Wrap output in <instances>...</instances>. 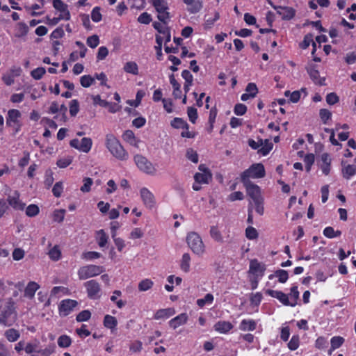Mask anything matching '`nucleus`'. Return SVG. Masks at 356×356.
I'll return each instance as SVG.
<instances>
[{
	"instance_id": "obj_1",
	"label": "nucleus",
	"mask_w": 356,
	"mask_h": 356,
	"mask_svg": "<svg viewBox=\"0 0 356 356\" xmlns=\"http://www.w3.org/2000/svg\"><path fill=\"white\" fill-rule=\"evenodd\" d=\"M106 147L117 159L120 161H127L128 159V152L113 134H107L106 136Z\"/></svg>"
},
{
	"instance_id": "obj_2",
	"label": "nucleus",
	"mask_w": 356,
	"mask_h": 356,
	"mask_svg": "<svg viewBox=\"0 0 356 356\" xmlns=\"http://www.w3.org/2000/svg\"><path fill=\"white\" fill-rule=\"evenodd\" d=\"M186 242L192 252L198 255L202 256L205 251V245L202 237L195 232H191L187 234Z\"/></svg>"
},
{
	"instance_id": "obj_3",
	"label": "nucleus",
	"mask_w": 356,
	"mask_h": 356,
	"mask_svg": "<svg viewBox=\"0 0 356 356\" xmlns=\"http://www.w3.org/2000/svg\"><path fill=\"white\" fill-rule=\"evenodd\" d=\"M265 176L264 166L261 163L252 165L241 175V181H250V178L259 179Z\"/></svg>"
},
{
	"instance_id": "obj_4",
	"label": "nucleus",
	"mask_w": 356,
	"mask_h": 356,
	"mask_svg": "<svg viewBox=\"0 0 356 356\" xmlns=\"http://www.w3.org/2000/svg\"><path fill=\"white\" fill-rule=\"evenodd\" d=\"M105 271V268L101 266L87 265L81 267L78 270L79 278L81 280H86L99 275Z\"/></svg>"
},
{
	"instance_id": "obj_5",
	"label": "nucleus",
	"mask_w": 356,
	"mask_h": 356,
	"mask_svg": "<svg viewBox=\"0 0 356 356\" xmlns=\"http://www.w3.org/2000/svg\"><path fill=\"white\" fill-rule=\"evenodd\" d=\"M134 160L138 168L143 172L150 175H153L156 173V170L154 165L143 155H135Z\"/></svg>"
},
{
	"instance_id": "obj_6",
	"label": "nucleus",
	"mask_w": 356,
	"mask_h": 356,
	"mask_svg": "<svg viewBox=\"0 0 356 356\" xmlns=\"http://www.w3.org/2000/svg\"><path fill=\"white\" fill-rule=\"evenodd\" d=\"M16 321V314L12 305L8 304L0 314V324L11 326Z\"/></svg>"
},
{
	"instance_id": "obj_7",
	"label": "nucleus",
	"mask_w": 356,
	"mask_h": 356,
	"mask_svg": "<svg viewBox=\"0 0 356 356\" xmlns=\"http://www.w3.org/2000/svg\"><path fill=\"white\" fill-rule=\"evenodd\" d=\"M88 297L92 300H97L101 297L102 289L100 284L95 280H89L84 283Z\"/></svg>"
},
{
	"instance_id": "obj_8",
	"label": "nucleus",
	"mask_w": 356,
	"mask_h": 356,
	"mask_svg": "<svg viewBox=\"0 0 356 356\" xmlns=\"http://www.w3.org/2000/svg\"><path fill=\"white\" fill-rule=\"evenodd\" d=\"M70 145L72 147L84 153H88L92 146V140L90 138L84 137L81 140L74 138L70 140Z\"/></svg>"
},
{
	"instance_id": "obj_9",
	"label": "nucleus",
	"mask_w": 356,
	"mask_h": 356,
	"mask_svg": "<svg viewBox=\"0 0 356 356\" xmlns=\"http://www.w3.org/2000/svg\"><path fill=\"white\" fill-rule=\"evenodd\" d=\"M77 305L78 302L74 300L65 299L62 300L58 305L60 316H66L69 315L77 306Z\"/></svg>"
},
{
	"instance_id": "obj_10",
	"label": "nucleus",
	"mask_w": 356,
	"mask_h": 356,
	"mask_svg": "<svg viewBox=\"0 0 356 356\" xmlns=\"http://www.w3.org/2000/svg\"><path fill=\"white\" fill-rule=\"evenodd\" d=\"M266 268L264 264L259 262L257 259H252L250 262L249 273L256 278H259L264 276Z\"/></svg>"
},
{
	"instance_id": "obj_11",
	"label": "nucleus",
	"mask_w": 356,
	"mask_h": 356,
	"mask_svg": "<svg viewBox=\"0 0 356 356\" xmlns=\"http://www.w3.org/2000/svg\"><path fill=\"white\" fill-rule=\"evenodd\" d=\"M244 184L248 195L250 197L253 202L263 199L261 195L260 188L252 183L251 181H242Z\"/></svg>"
},
{
	"instance_id": "obj_12",
	"label": "nucleus",
	"mask_w": 356,
	"mask_h": 356,
	"mask_svg": "<svg viewBox=\"0 0 356 356\" xmlns=\"http://www.w3.org/2000/svg\"><path fill=\"white\" fill-rule=\"evenodd\" d=\"M140 197L146 207L152 209L155 205V198L152 193L147 188L143 187L140 191Z\"/></svg>"
},
{
	"instance_id": "obj_13",
	"label": "nucleus",
	"mask_w": 356,
	"mask_h": 356,
	"mask_svg": "<svg viewBox=\"0 0 356 356\" xmlns=\"http://www.w3.org/2000/svg\"><path fill=\"white\" fill-rule=\"evenodd\" d=\"M19 196V192L15 191L13 193L8 195L7 198V202L9 205L15 210H24L25 207V204L21 201Z\"/></svg>"
},
{
	"instance_id": "obj_14",
	"label": "nucleus",
	"mask_w": 356,
	"mask_h": 356,
	"mask_svg": "<svg viewBox=\"0 0 356 356\" xmlns=\"http://www.w3.org/2000/svg\"><path fill=\"white\" fill-rule=\"evenodd\" d=\"M266 293L273 298H277L284 305L290 306L291 302H289V297L288 294H286L281 291L272 289L266 290Z\"/></svg>"
},
{
	"instance_id": "obj_15",
	"label": "nucleus",
	"mask_w": 356,
	"mask_h": 356,
	"mask_svg": "<svg viewBox=\"0 0 356 356\" xmlns=\"http://www.w3.org/2000/svg\"><path fill=\"white\" fill-rule=\"evenodd\" d=\"M22 114L17 109H10L8 111V115L6 117V124L9 127H13L14 124L21 123L19 118Z\"/></svg>"
},
{
	"instance_id": "obj_16",
	"label": "nucleus",
	"mask_w": 356,
	"mask_h": 356,
	"mask_svg": "<svg viewBox=\"0 0 356 356\" xmlns=\"http://www.w3.org/2000/svg\"><path fill=\"white\" fill-rule=\"evenodd\" d=\"M275 9L277 13L284 20H289L295 15V10L291 7L277 6Z\"/></svg>"
},
{
	"instance_id": "obj_17",
	"label": "nucleus",
	"mask_w": 356,
	"mask_h": 356,
	"mask_svg": "<svg viewBox=\"0 0 356 356\" xmlns=\"http://www.w3.org/2000/svg\"><path fill=\"white\" fill-rule=\"evenodd\" d=\"M233 327L232 323L226 321H219L213 325L215 331L221 334H227Z\"/></svg>"
},
{
	"instance_id": "obj_18",
	"label": "nucleus",
	"mask_w": 356,
	"mask_h": 356,
	"mask_svg": "<svg viewBox=\"0 0 356 356\" xmlns=\"http://www.w3.org/2000/svg\"><path fill=\"white\" fill-rule=\"evenodd\" d=\"M184 3L188 6V11L190 13L195 14L200 11L202 8V1L200 0H183Z\"/></svg>"
},
{
	"instance_id": "obj_19",
	"label": "nucleus",
	"mask_w": 356,
	"mask_h": 356,
	"mask_svg": "<svg viewBox=\"0 0 356 356\" xmlns=\"http://www.w3.org/2000/svg\"><path fill=\"white\" fill-rule=\"evenodd\" d=\"M188 321V315L186 313H182L176 317L173 318L169 321L170 326L175 330L180 325L185 324Z\"/></svg>"
},
{
	"instance_id": "obj_20",
	"label": "nucleus",
	"mask_w": 356,
	"mask_h": 356,
	"mask_svg": "<svg viewBox=\"0 0 356 356\" xmlns=\"http://www.w3.org/2000/svg\"><path fill=\"white\" fill-rule=\"evenodd\" d=\"M123 140L128 143L130 145L136 147H138L140 140L138 139L134 132L131 130H127L122 135Z\"/></svg>"
},
{
	"instance_id": "obj_21",
	"label": "nucleus",
	"mask_w": 356,
	"mask_h": 356,
	"mask_svg": "<svg viewBox=\"0 0 356 356\" xmlns=\"http://www.w3.org/2000/svg\"><path fill=\"white\" fill-rule=\"evenodd\" d=\"M175 314V310L173 308L161 309L156 311L154 314V319H167Z\"/></svg>"
},
{
	"instance_id": "obj_22",
	"label": "nucleus",
	"mask_w": 356,
	"mask_h": 356,
	"mask_svg": "<svg viewBox=\"0 0 356 356\" xmlns=\"http://www.w3.org/2000/svg\"><path fill=\"white\" fill-rule=\"evenodd\" d=\"M341 174L344 179H350L356 175V166L350 164L343 165Z\"/></svg>"
},
{
	"instance_id": "obj_23",
	"label": "nucleus",
	"mask_w": 356,
	"mask_h": 356,
	"mask_svg": "<svg viewBox=\"0 0 356 356\" xmlns=\"http://www.w3.org/2000/svg\"><path fill=\"white\" fill-rule=\"evenodd\" d=\"M96 241L100 248H104L108 243V236L104 229H99L95 233Z\"/></svg>"
},
{
	"instance_id": "obj_24",
	"label": "nucleus",
	"mask_w": 356,
	"mask_h": 356,
	"mask_svg": "<svg viewBox=\"0 0 356 356\" xmlns=\"http://www.w3.org/2000/svg\"><path fill=\"white\" fill-rule=\"evenodd\" d=\"M29 31V27L24 22H19L16 24L15 29V37L23 38L25 37Z\"/></svg>"
},
{
	"instance_id": "obj_25",
	"label": "nucleus",
	"mask_w": 356,
	"mask_h": 356,
	"mask_svg": "<svg viewBox=\"0 0 356 356\" xmlns=\"http://www.w3.org/2000/svg\"><path fill=\"white\" fill-rule=\"evenodd\" d=\"M257 323L252 319H243L239 325V329L242 331H253L256 329Z\"/></svg>"
},
{
	"instance_id": "obj_26",
	"label": "nucleus",
	"mask_w": 356,
	"mask_h": 356,
	"mask_svg": "<svg viewBox=\"0 0 356 356\" xmlns=\"http://www.w3.org/2000/svg\"><path fill=\"white\" fill-rule=\"evenodd\" d=\"M170 83L172 86L173 88V92L172 95L176 99L181 98V86L180 84L177 81L173 74L170 75Z\"/></svg>"
},
{
	"instance_id": "obj_27",
	"label": "nucleus",
	"mask_w": 356,
	"mask_h": 356,
	"mask_svg": "<svg viewBox=\"0 0 356 356\" xmlns=\"http://www.w3.org/2000/svg\"><path fill=\"white\" fill-rule=\"evenodd\" d=\"M289 297V302H291V307H295L298 305V300H299V291L296 285L293 286L291 288L290 293L288 295Z\"/></svg>"
},
{
	"instance_id": "obj_28",
	"label": "nucleus",
	"mask_w": 356,
	"mask_h": 356,
	"mask_svg": "<svg viewBox=\"0 0 356 356\" xmlns=\"http://www.w3.org/2000/svg\"><path fill=\"white\" fill-rule=\"evenodd\" d=\"M40 288L39 284L35 282H30L24 291V296L27 298H32L35 296L36 291Z\"/></svg>"
},
{
	"instance_id": "obj_29",
	"label": "nucleus",
	"mask_w": 356,
	"mask_h": 356,
	"mask_svg": "<svg viewBox=\"0 0 356 356\" xmlns=\"http://www.w3.org/2000/svg\"><path fill=\"white\" fill-rule=\"evenodd\" d=\"M103 323L104 325L106 328L111 330V332L115 330L116 326L118 325V321L116 318L108 314L104 316Z\"/></svg>"
},
{
	"instance_id": "obj_30",
	"label": "nucleus",
	"mask_w": 356,
	"mask_h": 356,
	"mask_svg": "<svg viewBox=\"0 0 356 356\" xmlns=\"http://www.w3.org/2000/svg\"><path fill=\"white\" fill-rule=\"evenodd\" d=\"M212 178L211 172L201 173L197 172L194 175L195 181L197 184H208Z\"/></svg>"
},
{
	"instance_id": "obj_31",
	"label": "nucleus",
	"mask_w": 356,
	"mask_h": 356,
	"mask_svg": "<svg viewBox=\"0 0 356 356\" xmlns=\"http://www.w3.org/2000/svg\"><path fill=\"white\" fill-rule=\"evenodd\" d=\"M55 352V345L50 344L46 346L44 349L37 348L35 354L31 356H50Z\"/></svg>"
},
{
	"instance_id": "obj_32",
	"label": "nucleus",
	"mask_w": 356,
	"mask_h": 356,
	"mask_svg": "<svg viewBox=\"0 0 356 356\" xmlns=\"http://www.w3.org/2000/svg\"><path fill=\"white\" fill-rule=\"evenodd\" d=\"M123 70L127 73H129L134 75L138 74V66L136 63L134 61L127 62L124 65Z\"/></svg>"
},
{
	"instance_id": "obj_33",
	"label": "nucleus",
	"mask_w": 356,
	"mask_h": 356,
	"mask_svg": "<svg viewBox=\"0 0 356 356\" xmlns=\"http://www.w3.org/2000/svg\"><path fill=\"white\" fill-rule=\"evenodd\" d=\"M191 266V257L188 253H184L182 255L180 261V268L185 273H188L190 270Z\"/></svg>"
},
{
	"instance_id": "obj_34",
	"label": "nucleus",
	"mask_w": 356,
	"mask_h": 356,
	"mask_svg": "<svg viewBox=\"0 0 356 356\" xmlns=\"http://www.w3.org/2000/svg\"><path fill=\"white\" fill-rule=\"evenodd\" d=\"M152 5L158 13L168 10V5L166 0H152Z\"/></svg>"
},
{
	"instance_id": "obj_35",
	"label": "nucleus",
	"mask_w": 356,
	"mask_h": 356,
	"mask_svg": "<svg viewBox=\"0 0 356 356\" xmlns=\"http://www.w3.org/2000/svg\"><path fill=\"white\" fill-rule=\"evenodd\" d=\"M5 337L9 341L14 342L19 338L20 334L18 330L11 328L5 332Z\"/></svg>"
},
{
	"instance_id": "obj_36",
	"label": "nucleus",
	"mask_w": 356,
	"mask_h": 356,
	"mask_svg": "<svg viewBox=\"0 0 356 356\" xmlns=\"http://www.w3.org/2000/svg\"><path fill=\"white\" fill-rule=\"evenodd\" d=\"M213 299V296L211 293H207L203 298L197 299L196 303L200 307L202 308L207 305L212 304Z\"/></svg>"
},
{
	"instance_id": "obj_37",
	"label": "nucleus",
	"mask_w": 356,
	"mask_h": 356,
	"mask_svg": "<svg viewBox=\"0 0 356 356\" xmlns=\"http://www.w3.org/2000/svg\"><path fill=\"white\" fill-rule=\"evenodd\" d=\"M57 343L58 346L60 348H67L71 345L72 339L70 337L66 334H63L58 338Z\"/></svg>"
},
{
	"instance_id": "obj_38",
	"label": "nucleus",
	"mask_w": 356,
	"mask_h": 356,
	"mask_svg": "<svg viewBox=\"0 0 356 356\" xmlns=\"http://www.w3.org/2000/svg\"><path fill=\"white\" fill-rule=\"evenodd\" d=\"M210 236L216 242H222L223 238L220 232L216 226H211L210 228Z\"/></svg>"
},
{
	"instance_id": "obj_39",
	"label": "nucleus",
	"mask_w": 356,
	"mask_h": 356,
	"mask_svg": "<svg viewBox=\"0 0 356 356\" xmlns=\"http://www.w3.org/2000/svg\"><path fill=\"white\" fill-rule=\"evenodd\" d=\"M154 285V282L150 279H144L138 284V290L140 291H146L150 289Z\"/></svg>"
},
{
	"instance_id": "obj_40",
	"label": "nucleus",
	"mask_w": 356,
	"mask_h": 356,
	"mask_svg": "<svg viewBox=\"0 0 356 356\" xmlns=\"http://www.w3.org/2000/svg\"><path fill=\"white\" fill-rule=\"evenodd\" d=\"M48 255L51 260L58 261L61 257V252L58 245L54 246L48 252Z\"/></svg>"
},
{
	"instance_id": "obj_41",
	"label": "nucleus",
	"mask_w": 356,
	"mask_h": 356,
	"mask_svg": "<svg viewBox=\"0 0 356 356\" xmlns=\"http://www.w3.org/2000/svg\"><path fill=\"white\" fill-rule=\"evenodd\" d=\"M72 162V157L71 156H66L59 158L56 162L58 167L65 168L70 165Z\"/></svg>"
},
{
	"instance_id": "obj_42",
	"label": "nucleus",
	"mask_w": 356,
	"mask_h": 356,
	"mask_svg": "<svg viewBox=\"0 0 356 356\" xmlns=\"http://www.w3.org/2000/svg\"><path fill=\"white\" fill-rule=\"evenodd\" d=\"M40 342L35 340L33 343H28L25 347L24 350L27 354H35L37 351V348H39Z\"/></svg>"
},
{
	"instance_id": "obj_43",
	"label": "nucleus",
	"mask_w": 356,
	"mask_h": 356,
	"mask_svg": "<svg viewBox=\"0 0 356 356\" xmlns=\"http://www.w3.org/2000/svg\"><path fill=\"white\" fill-rule=\"evenodd\" d=\"M311 79L316 83L319 85H323L325 79H321L320 78V74L318 70L315 69H310L308 71Z\"/></svg>"
},
{
	"instance_id": "obj_44",
	"label": "nucleus",
	"mask_w": 356,
	"mask_h": 356,
	"mask_svg": "<svg viewBox=\"0 0 356 356\" xmlns=\"http://www.w3.org/2000/svg\"><path fill=\"white\" fill-rule=\"evenodd\" d=\"M171 126L175 129H184L187 128L188 124L183 119L179 118H175L171 121Z\"/></svg>"
},
{
	"instance_id": "obj_45",
	"label": "nucleus",
	"mask_w": 356,
	"mask_h": 356,
	"mask_svg": "<svg viewBox=\"0 0 356 356\" xmlns=\"http://www.w3.org/2000/svg\"><path fill=\"white\" fill-rule=\"evenodd\" d=\"M216 116H217V110L216 108H212L210 110L209 116V127L208 129L209 132H211L213 130V124L216 121Z\"/></svg>"
},
{
	"instance_id": "obj_46",
	"label": "nucleus",
	"mask_w": 356,
	"mask_h": 356,
	"mask_svg": "<svg viewBox=\"0 0 356 356\" xmlns=\"http://www.w3.org/2000/svg\"><path fill=\"white\" fill-rule=\"evenodd\" d=\"M275 276L280 283H285L289 279L288 272L285 270L279 269L275 271Z\"/></svg>"
},
{
	"instance_id": "obj_47",
	"label": "nucleus",
	"mask_w": 356,
	"mask_h": 356,
	"mask_svg": "<svg viewBox=\"0 0 356 356\" xmlns=\"http://www.w3.org/2000/svg\"><path fill=\"white\" fill-rule=\"evenodd\" d=\"M95 82V79L90 75H83L80 79V83L84 88L90 87Z\"/></svg>"
},
{
	"instance_id": "obj_48",
	"label": "nucleus",
	"mask_w": 356,
	"mask_h": 356,
	"mask_svg": "<svg viewBox=\"0 0 356 356\" xmlns=\"http://www.w3.org/2000/svg\"><path fill=\"white\" fill-rule=\"evenodd\" d=\"M344 342V339L339 336L333 337L331 339V347L332 350H335L339 348Z\"/></svg>"
},
{
	"instance_id": "obj_49",
	"label": "nucleus",
	"mask_w": 356,
	"mask_h": 356,
	"mask_svg": "<svg viewBox=\"0 0 356 356\" xmlns=\"http://www.w3.org/2000/svg\"><path fill=\"white\" fill-rule=\"evenodd\" d=\"M186 156L193 163H197L198 162V154L197 152L192 148H189L186 150Z\"/></svg>"
},
{
	"instance_id": "obj_50",
	"label": "nucleus",
	"mask_w": 356,
	"mask_h": 356,
	"mask_svg": "<svg viewBox=\"0 0 356 356\" xmlns=\"http://www.w3.org/2000/svg\"><path fill=\"white\" fill-rule=\"evenodd\" d=\"M83 184L81 187L80 190L83 193H88V192H89L90 191L91 186L93 184L92 179L91 178H90V177H86V178L83 179Z\"/></svg>"
},
{
	"instance_id": "obj_51",
	"label": "nucleus",
	"mask_w": 356,
	"mask_h": 356,
	"mask_svg": "<svg viewBox=\"0 0 356 356\" xmlns=\"http://www.w3.org/2000/svg\"><path fill=\"white\" fill-rule=\"evenodd\" d=\"M39 207L36 204H30L26 207V214L29 217H33L39 213Z\"/></svg>"
},
{
	"instance_id": "obj_52",
	"label": "nucleus",
	"mask_w": 356,
	"mask_h": 356,
	"mask_svg": "<svg viewBox=\"0 0 356 356\" xmlns=\"http://www.w3.org/2000/svg\"><path fill=\"white\" fill-rule=\"evenodd\" d=\"M245 236L248 239L253 240L258 237V233L255 228L249 226L245 229Z\"/></svg>"
},
{
	"instance_id": "obj_53",
	"label": "nucleus",
	"mask_w": 356,
	"mask_h": 356,
	"mask_svg": "<svg viewBox=\"0 0 356 356\" xmlns=\"http://www.w3.org/2000/svg\"><path fill=\"white\" fill-rule=\"evenodd\" d=\"M79 111V104L76 99H73L70 104V113L72 116H75Z\"/></svg>"
},
{
	"instance_id": "obj_54",
	"label": "nucleus",
	"mask_w": 356,
	"mask_h": 356,
	"mask_svg": "<svg viewBox=\"0 0 356 356\" xmlns=\"http://www.w3.org/2000/svg\"><path fill=\"white\" fill-rule=\"evenodd\" d=\"M299 337L293 335L288 343V347L291 350H295L299 347Z\"/></svg>"
},
{
	"instance_id": "obj_55",
	"label": "nucleus",
	"mask_w": 356,
	"mask_h": 356,
	"mask_svg": "<svg viewBox=\"0 0 356 356\" xmlns=\"http://www.w3.org/2000/svg\"><path fill=\"white\" fill-rule=\"evenodd\" d=\"M305 168L307 172L310 171L311 167L314 162V155L313 154H307L304 159Z\"/></svg>"
},
{
	"instance_id": "obj_56",
	"label": "nucleus",
	"mask_w": 356,
	"mask_h": 356,
	"mask_svg": "<svg viewBox=\"0 0 356 356\" xmlns=\"http://www.w3.org/2000/svg\"><path fill=\"white\" fill-rule=\"evenodd\" d=\"M91 316V314L88 310H83L81 312L76 318L78 322H83L88 321Z\"/></svg>"
},
{
	"instance_id": "obj_57",
	"label": "nucleus",
	"mask_w": 356,
	"mask_h": 356,
	"mask_svg": "<svg viewBox=\"0 0 356 356\" xmlns=\"http://www.w3.org/2000/svg\"><path fill=\"white\" fill-rule=\"evenodd\" d=\"M46 71L44 67H38L31 72V76L36 80L40 79L45 74Z\"/></svg>"
},
{
	"instance_id": "obj_58",
	"label": "nucleus",
	"mask_w": 356,
	"mask_h": 356,
	"mask_svg": "<svg viewBox=\"0 0 356 356\" xmlns=\"http://www.w3.org/2000/svg\"><path fill=\"white\" fill-rule=\"evenodd\" d=\"M319 115L324 124H327V120H330L332 116L331 112L325 108L321 109Z\"/></svg>"
},
{
	"instance_id": "obj_59",
	"label": "nucleus",
	"mask_w": 356,
	"mask_h": 356,
	"mask_svg": "<svg viewBox=\"0 0 356 356\" xmlns=\"http://www.w3.org/2000/svg\"><path fill=\"white\" fill-rule=\"evenodd\" d=\"M187 114L190 121L194 124L197 118V109L194 107H188Z\"/></svg>"
},
{
	"instance_id": "obj_60",
	"label": "nucleus",
	"mask_w": 356,
	"mask_h": 356,
	"mask_svg": "<svg viewBox=\"0 0 356 356\" xmlns=\"http://www.w3.org/2000/svg\"><path fill=\"white\" fill-rule=\"evenodd\" d=\"M91 18L92 20L95 22H99L102 19V14L100 13V9L98 7H95L92 9L91 13Z\"/></svg>"
},
{
	"instance_id": "obj_61",
	"label": "nucleus",
	"mask_w": 356,
	"mask_h": 356,
	"mask_svg": "<svg viewBox=\"0 0 356 356\" xmlns=\"http://www.w3.org/2000/svg\"><path fill=\"white\" fill-rule=\"evenodd\" d=\"M99 42V38L96 35L90 36L87 39V44L91 48H95L96 47H97Z\"/></svg>"
},
{
	"instance_id": "obj_62",
	"label": "nucleus",
	"mask_w": 356,
	"mask_h": 356,
	"mask_svg": "<svg viewBox=\"0 0 356 356\" xmlns=\"http://www.w3.org/2000/svg\"><path fill=\"white\" fill-rule=\"evenodd\" d=\"M63 190V184L61 182H56L52 188V193L55 197H58L61 195Z\"/></svg>"
},
{
	"instance_id": "obj_63",
	"label": "nucleus",
	"mask_w": 356,
	"mask_h": 356,
	"mask_svg": "<svg viewBox=\"0 0 356 356\" xmlns=\"http://www.w3.org/2000/svg\"><path fill=\"white\" fill-rule=\"evenodd\" d=\"M234 113L237 115H243L247 111V107L243 104H237L234 106Z\"/></svg>"
},
{
	"instance_id": "obj_64",
	"label": "nucleus",
	"mask_w": 356,
	"mask_h": 356,
	"mask_svg": "<svg viewBox=\"0 0 356 356\" xmlns=\"http://www.w3.org/2000/svg\"><path fill=\"white\" fill-rule=\"evenodd\" d=\"M262 300V295L261 293L257 292L252 293L250 297V302L254 305H259Z\"/></svg>"
}]
</instances>
